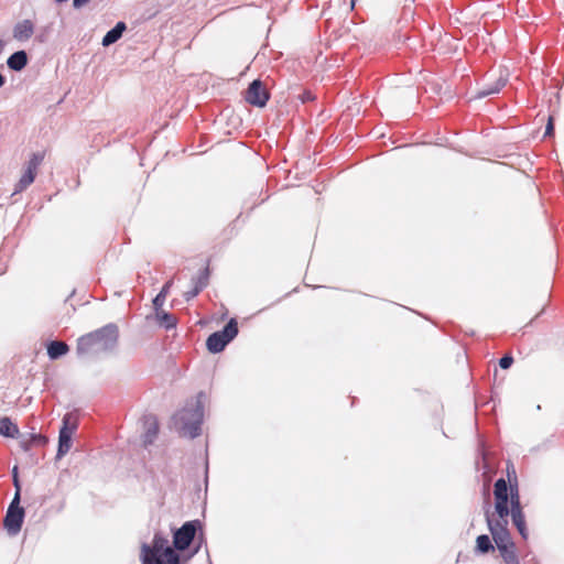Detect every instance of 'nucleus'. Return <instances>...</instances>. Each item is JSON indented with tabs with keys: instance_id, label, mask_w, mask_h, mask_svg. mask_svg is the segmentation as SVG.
<instances>
[{
	"instance_id": "f257e3e1",
	"label": "nucleus",
	"mask_w": 564,
	"mask_h": 564,
	"mask_svg": "<svg viewBox=\"0 0 564 564\" xmlns=\"http://www.w3.org/2000/svg\"><path fill=\"white\" fill-rule=\"evenodd\" d=\"M119 328L109 323L94 332L85 334L77 339L76 354L78 357L110 354L117 349Z\"/></svg>"
},
{
	"instance_id": "f03ea898",
	"label": "nucleus",
	"mask_w": 564,
	"mask_h": 564,
	"mask_svg": "<svg viewBox=\"0 0 564 564\" xmlns=\"http://www.w3.org/2000/svg\"><path fill=\"white\" fill-rule=\"evenodd\" d=\"M200 392L196 400H192L185 406L173 415V423L176 430L184 436L194 440L200 435L204 420V405L200 400Z\"/></svg>"
},
{
	"instance_id": "7ed1b4c3",
	"label": "nucleus",
	"mask_w": 564,
	"mask_h": 564,
	"mask_svg": "<svg viewBox=\"0 0 564 564\" xmlns=\"http://www.w3.org/2000/svg\"><path fill=\"white\" fill-rule=\"evenodd\" d=\"M149 561L151 564L166 562V564H181V555L174 546L169 545V540L161 533H155L152 540V546L142 545L141 562Z\"/></svg>"
},
{
	"instance_id": "20e7f679",
	"label": "nucleus",
	"mask_w": 564,
	"mask_h": 564,
	"mask_svg": "<svg viewBox=\"0 0 564 564\" xmlns=\"http://www.w3.org/2000/svg\"><path fill=\"white\" fill-rule=\"evenodd\" d=\"M238 322L230 318L223 329L212 333L206 340L207 350L212 354H219L225 350L238 335Z\"/></svg>"
},
{
	"instance_id": "39448f33",
	"label": "nucleus",
	"mask_w": 564,
	"mask_h": 564,
	"mask_svg": "<svg viewBox=\"0 0 564 564\" xmlns=\"http://www.w3.org/2000/svg\"><path fill=\"white\" fill-rule=\"evenodd\" d=\"M198 530H202L199 520L186 521L173 533V546L176 552H183L189 547Z\"/></svg>"
},
{
	"instance_id": "423d86ee",
	"label": "nucleus",
	"mask_w": 564,
	"mask_h": 564,
	"mask_svg": "<svg viewBox=\"0 0 564 564\" xmlns=\"http://www.w3.org/2000/svg\"><path fill=\"white\" fill-rule=\"evenodd\" d=\"M20 501L19 496L13 497L3 519L4 529L11 536L17 535L21 531L24 521L25 511L24 508L20 506Z\"/></svg>"
},
{
	"instance_id": "0eeeda50",
	"label": "nucleus",
	"mask_w": 564,
	"mask_h": 564,
	"mask_svg": "<svg viewBox=\"0 0 564 564\" xmlns=\"http://www.w3.org/2000/svg\"><path fill=\"white\" fill-rule=\"evenodd\" d=\"M495 509L498 518L508 519L511 516V508L508 503V481L505 478H498L494 486Z\"/></svg>"
},
{
	"instance_id": "6e6552de",
	"label": "nucleus",
	"mask_w": 564,
	"mask_h": 564,
	"mask_svg": "<svg viewBox=\"0 0 564 564\" xmlns=\"http://www.w3.org/2000/svg\"><path fill=\"white\" fill-rule=\"evenodd\" d=\"M70 419L72 415L69 413L65 414L63 417V425L58 434V447L56 453L57 459H61L63 456H65L72 447V437L73 433L77 429V423H72Z\"/></svg>"
},
{
	"instance_id": "1a4fd4ad",
	"label": "nucleus",
	"mask_w": 564,
	"mask_h": 564,
	"mask_svg": "<svg viewBox=\"0 0 564 564\" xmlns=\"http://www.w3.org/2000/svg\"><path fill=\"white\" fill-rule=\"evenodd\" d=\"M43 159L44 154L41 152L33 153L31 155L30 160L26 163L25 171L17 184L14 193L24 191L28 186H30L33 183L37 173V169L41 165Z\"/></svg>"
},
{
	"instance_id": "9d476101",
	"label": "nucleus",
	"mask_w": 564,
	"mask_h": 564,
	"mask_svg": "<svg viewBox=\"0 0 564 564\" xmlns=\"http://www.w3.org/2000/svg\"><path fill=\"white\" fill-rule=\"evenodd\" d=\"M269 99V94L260 80H253L246 94V100L257 107H264Z\"/></svg>"
},
{
	"instance_id": "9b49d317",
	"label": "nucleus",
	"mask_w": 564,
	"mask_h": 564,
	"mask_svg": "<svg viewBox=\"0 0 564 564\" xmlns=\"http://www.w3.org/2000/svg\"><path fill=\"white\" fill-rule=\"evenodd\" d=\"M35 31V25L30 19H24L17 22L12 29V36L18 42L29 41Z\"/></svg>"
},
{
	"instance_id": "f8f14e48",
	"label": "nucleus",
	"mask_w": 564,
	"mask_h": 564,
	"mask_svg": "<svg viewBox=\"0 0 564 564\" xmlns=\"http://www.w3.org/2000/svg\"><path fill=\"white\" fill-rule=\"evenodd\" d=\"M144 433L142 436L143 445L147 447L155 441L159 433V422L155 415L148 414L143 416Z\"/></svg>"
},
{
	"instance_id": "ddd939ff",
	"label": "nucleus",
	"mask_w": 564,
	"mask_h": 564,
	"mask_svg": "<svg viewBox=\"0 0 564 564\" xmlns=\"http://www.w3.org/2000/svg\"><path fill=\"white\" fill-rule=\"evenodd\" d=\"M46 349H47V356L51 360H56L61 357H63L64 355H66L69 350V347L66 343L64 341H61V340H51L47 345H46Z\"/></svg>"
},
{
	"instance_id": "4468645a",
	"label": "nucleus",
	"mask_w": 564,
	"mask_h": 564,
	"mask_svg": "<svg viewBox=\"0 0 564 564\" xmlns=\"http://www.w3.org/2000/svg\"><path fill=\"white\" fill-rule=\"evenodd\" d=\"M486 521L489 529L490 534L503 533L508 530V519L497 518L494 519L489 511H486Z\"/></svg>"
},
{
	"instance_id": "2eb2a0df",
	"label": "nucleus",
	"mask_w": 564,
	"mask_h": 564,
	"mask_svg": "<svg viewBox=\"0 0 564 564\" xmlns=\"http://www.w3.org/2000/svg\"><path fill=\"white\" fill-rule=\"evenodd\" d=\"M20 434L19 427L10 417L3 416L0 419V435L4 437L15 438Z\"/></svg>"
},
{
	"instance_id": "dca6fc26",
	"label": "nucleus",
	"mask_w": 564,
	"mask_h": 564,
	"mask_svg": "<svg viewBox=\"0 0 564 564\" xmlns=\"http://www.w3.org/2000/svg\"><path fill=\"white\" fill-rule=\"evenodd\" d=\"M507 80H508L507 70H501L496 84L494 86H490L488 88H484V89L479 90L477 93V97L482 98V97H487L489 95L498 93L507 84Z\"/></svg>"
},
{
	"instance_id": "f3484780",
	"label": "nucleus",
	"mask_w": 564,
	"mask_h": 564,
	"mask_svg": "<svg viewBox=\"0 0 564 564\" xmlns=\"http://www.w3.org/2000/svg\"><path fill=\"white\" fill-rule=\"evenodd\" d=\"M8 67L13 70H21L28 64V55L24 51L13 53L7 61Z\"/></svg>"
},
{
	"instance_id": "a211bd4d",
	"label": "nucleus",
	"mask_w": 564,
	"mask_h": 564,
	"mask_svg": "<svg viewBox=\"0 0 564 564\" xmlns=\"http://www.w3.org/2000/svg\"><path fill=\"white\" fill-rule=\"evenodd\" d=\"M498 551L506 564H520L514 542L509 543V545H502Z\"/></svg>"
},
{
	"instance_id": "6ab92c4d",
	"label": "nucleus",
	"mask_w": 564,
	"mask_h": 564,
	"mask_svg": "<svg viewBox=\"0 0 564 564\" xmlns=\"http://www.w3.org/2000/svg\"><path fill=\"white\" fill-rule=\"evenodd\" d=\"M508 503L510 505L511 511L522 510L518 482L508 484Z\"/></svg>"
},
{
	"instance_id": "aec40b11",
	"label": "nucleus",
	"mask_w": 564,
	"mask_h": 564,
	"mask_svg": "<svg viewBox=\"0 0 564 564\" xmlns=\"http://www.w3.org/2000/svg\"><path fill=\"white\" fill-rule=\"evenodd\" d=\"M124 30L126 24L123 22H118L113 29L106 33L102 39V45L109 46L110 44L117 42L121 37Z\"/></svg>"
},
{
	"instance_id": "412c9836",
	"label": "nucleus",
	"mask_w": 564,
	"mask_h": 564,
	"mask_svg": "<svg viewBox=\"0 0 564 564\" xmlns=\"http://www.w3.org/2000/svg\"><path fill=\"white\" fill-rule=\"evenodd\" d=\"M495 550L491 539L487 534H480L476 539L475 553L487 554Z\"/></svg>"
},
{
	"instance_id": "4be33fe9",
	"label": "nucleus",
	"mask_w": 564,
	"mask_h": 564,
	"mask_svg": "<svg viewBox=\"0 0 564 564\" xmlns=\"http://www.w3.org/2000/svg\"><path fill=\"white\" fill-rule=\"evenodd\" d=\"M155 314L160 326L164 327L165 329L169 330L176 326V318L171 313H167L162 310L156 312Z\"/></svg>"
},
{
	"instance_id": "5701e85b",
	"label": "nucleus",
	"mask_w": 564,
	"mask_h": 564,
	"mask_svg": "<svg viewBox=\"0 0 564 564\" xmlns=\"http://www.w3.org/2000/svg\"><path fill=\"white\" fill-rule=\"evenodd\" d=\"M170 285L171 284H164V286L159 292V294L153 299L152 303H153V308H154L155 313L159 311H162V307L165 303L166 295L169 293Z\"/></svg>"
},
{
	"instance_id": "b1692460",
	"label": "nucleus",
	"mask_w": 564,
	"mask_h": 564,
	"mask_svg": "<svg viewBox=\"0 0 564 564\" xmlns=\"http://www.w3.org/2000/svg\"><path fill=\"white\" fill-rule=\"evenodd\" d=\"M492 540L495 541V544L497 549L499 550L502 545H509V543H512V539L510 535V532H503V533H496L492 534Z\"/></svg>"
},
{
	"instance_id": "393cba45",
	"label": "nucleus",
	"mask_w": 564,
	"mask_h": 564,
	"mask_svg": "<svg viewBox=\"0 0 564 564\" xmlns=\"http://www.w3.org/2000/svg\"><path fill=\"white\" fill-rule=\"evenodd\" d=\"M511 519L514 527L518 524L522 525L525 522L523 510L511 511Z\"/></svg>"
},
{
	"instance_id": "a878e982",
	"label": "nucleus",
	"mask_w": 564,
	"mask_h": 564,
	"mask_svg": "<svg viewBox=\"0 0 564 564\" xmlns=\"http://www.w3.org/2000/svg\"><path fill=\"white\" fill-rule=\"evenodd\" d=\"M30 442L32 443V446H34V445L42 446L47 443V438L41 434L32 433V434H30Z\"/></svg>"
},
{
	"instance_id": "bb28decb",
	"label": "nucleus",
	"mask_w": 564,
	"mask_h": 564,
	"mask_svg": "<svg viewBox=\"0 0 564 564\" xmlns=\"http://www.w3.org/2000/svg\"><path fill=\"white\" fill-rule=\"evenodd\" d=\"M513 364V357L509 354L502 356L499 359V366L501 369H509Z\"/></svg>"
},
{
	"instance_id": "cd10ccee",
	"label": "nucleus",
	"mask_w": 564,
	"mask_h": 564,
	"mask_svg": "<svg viewBox=\"0 0 564 564\" xmlns=\"http://www.w3.org/2000/svg\"><path fill=\"white\" fill-rule=\"evenodd\" d=\"M205 285L206 284H195V286H194V289L192 291H188V292L185 293L186 300L189 301L191 299H193L196 295H198L203 291V288Z\"/></svg>"
},
{
	"instance_id": "c85d7f7f",
	"label": "nucleus",
	"mask_w": 564,
	"mask_h": 564,
	"mask_svg": "<svg viewBox=\"0 0 564 564\" xmlns=\"http://www.w3.org/2000/svg\"><path fill=\"white\" fill-rule=\"evenodd\" d=\"M13 480V486L15 488V492H14V496L13 497H18L19 496V500H21V485H20V480H19V477L18 476H14L12 478Z\"/></svg>"
},
{
	"instance_id": "c756f323",
	"label": "nucleus",
	"mask_w": 564,
	"mask_h": 564,
	"mask_svg": "<svg viewBox=\"0 0 564 564\" xmlns=\"http://www.w3.org/2000/svg\"><path fill=\"white\" fill-rule=\"evenodd\" d=\"M516 528H517V530H518L519 534H520L524 540H525V539H528V534H529V533H528V529H527V523H525V522H524V523H522V525H520V524L516 525Z\"/></svg>"
},
{
	"instance_id": "7c9ffc66",
	"label": "nucleus",
	"mask_w": 564,
	"mask_h": 564,
	"mask_svg": "<svg viewBox=\"0 0 564 564\" xmlns=\"http://www.w3.org/2000/svg\"><path fill=\"white\" fill-rule=\"evenodd\" d=\"M516 528H517V530H518L519 534H520L524 540H525V539H528V534H529V533H528V529H527V523H525V522H524V523H522V525H520V524L516 525Z\"/></svg>"
},
{
	"instance_id": "2f4dec72",
	"label": "nucleus",
	"mask_w": 564,
	"mask_h": 564,
	"mask_svg": "<svg viewBox=\"0 0 564 564\" xmlns=\"http://www.w3.org/2000/svg\"><path fill=\"white\" fill-rule=\"evenodd\" d=\"M553 130H554L553 117H550L549 121H547V124H546V128H545V135H552L553 134Z\"/></svg>"
},
{
	"instance_id": "473e14b6",
	"label": "nucleus",
	"mask_w": 564,
	"mask_h": 564,
	"mask_svg": "<svg viewBox=\"0 0 564 564\" xmlns=\"http://www.w3.org/2000/svg\"><path fill=\"white\" fill-rule=\"evenodd\" d=\"M20 445H21V447H22V449H23L24 452L30 451V449H31V447H32V443L30 442V437H29L28 440H23V441H21Z\"/></svg>"
},
{
	"instance_id": "72a5a7b5",
	"label": "nucleus",
	"mask_w": 564,
	"mask_h": 564,
	"mask_svg": "<svg viewBox=\"0 0 564 564\" xmlns=\"http://www.w3.org/2000/svg\"><path fill=\"white\" fill-rule=\"evenodd\" d=\"M90 1L91 0H74L73 6H74V8L79 9L84 6H86L87 3H89Z\"/></svg>"
},
{
	"instance_id": "f704fd0d",
	"label": "nucleus",
	"mask_w": 564,
	"mask_h": 564,
	"mask_svg": "<svg viewBox=\"0 0 564 564\" xmlns=\"http://www.w3.org/2000/svg\"><path fill=\"white\" fill-rule=\"evenodd\" d=\"M517 12H518V14H520L521 17H528V11H527V9H525V7H524V6H522L521 8H519V9L517 10Z\"/></svg>"
},
{
	"instance_id": "c9c22d12",
	"label": "nucleus",
	"mask_w": 564,
	"mask_h": 564,
	"mask_svg": "<svg viewBox=\"0 0 564 564\" xmlns=\"http://www.w3.org/2000/svg\"><path fill=\"white\" fill-rule=\"evenodd\" d=\"M299 291H300V289L296 286V288H294L292 291L286 292L284 296H289V295H291V294H293V293H297Z\"/></svg>"
},
{
	"instance_id": "e433bc0d",
	"label": "nucleus",
	"mask_w": 564,
	"mask_h": 564,
	"mask_svg": "<svg viewBox=\"0 0 564 564\" xmlns=\"http://www.w3.org/2000/svg\"><path fill=\"white\" fill-rule=\"evenodd\" d=\"M4 41L0 39V55L2 54L3 50H4Z\"/></svg>"
},
{
	"instance_id": "4c0bfd02",
	"label": "nucleus",
	"mask_w": 564,
	"mask_h": 564,
	"mask_svg": "<svg viewBox=\"0 0 564 564\" xmlns=\"http://www.w3.org/2000/svg\"><path fill=\"white\" fill-rule=\"evenodd\" d=\"M14 476H18V467L17 466H14L13 469H12V478Z\"/></svg>"
},
{
	"instance_id": "58836bf2",
	"label": "nucleus",
	"mask_w": 564,
	"mask_h": 564,
	"mask_svg": "<svg viewBox=\"0 0 564 564\" xmlns=\"http://www.w3.org/2000/svg\"><path fill=\"white\" fill-rule=\"evenodd\" d=\"M4 85V77L0 74V87Z\"/></svg>"
},
{
	"instance_id": "ea45409f",
	"label": "nucleus",
	"mask_w": 564,
	"mask_h": 564,
	"mask_svg": "<svg viewBox=\"0 0 564 564\" xmlns=\"http://www.w3.org/2000/svg\"><path fill=\"white\" fill-rule=\"evenodd\" d=\"M307 286H312L313 289L315 288H318V286H323V284H306Z\"/></svg>"
}]
</instances>
